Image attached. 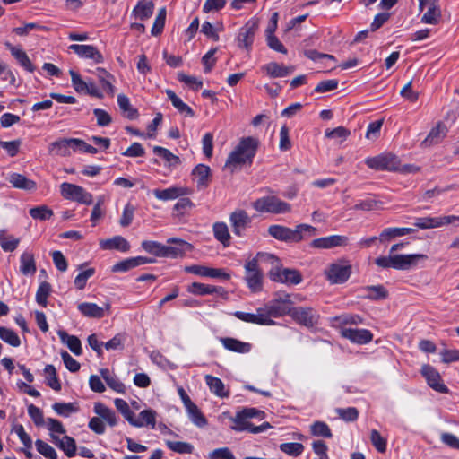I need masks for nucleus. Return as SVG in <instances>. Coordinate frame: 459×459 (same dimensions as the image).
I'll return each mask as SVG.
<instances>
[{
	"label": "nucleus",
	"mask_w": 459,
	"mask_h": 459,
	"mask_svg": "<svg viewBox=\"0 0 459 459\" xmlns=\"http://www.w3.org/2000/svg\"><path fill=\"white\" fill-rule=\"evenodd\" d=\"M68 49L72 50L79 57L84 59H91L96 64H101L104 62V57L102 54L93 45L72 44L68 47Z\"/></svg>",
	"instance_id": "18"
},
{
	"label": "nucleus",
	"mask_w": 459,
	"mask_h": 459,
	"mask_svg": "<svg viewBox=\"0 0 459 459\" xmlns=\"http://www.w3.org/2000/svg\"><path fill=\"white\" fill-rule=\"evenodd\" d=\"M350 239L344 235H330L312 240L310 247L317 249H331L337 247H346Z\"/></svg>",
	"instance_id": "17"
},
{
	"label": "nucleus",
	"mask_w": 459,
	"mask_h": 459,
	"mask_svg": "<svg viewBox=\"0 0 459 459\" xmlns=\"http://www.w3.org/2000/svg\"><path fill=\"white\" fill-rule=\"evenodd\" d=\"M96 74L102 90L106 91L108 95L113 96L115 93V86L113 85V82L115 81L114 75L101 67L96 69Z\"/></svg>",
	"instance_id": "35"
},
{
	"label": "nucleus",
	"mask_w": 459,
	"mask_h": 459,
	"mask_svg": "<svg viewBox=\"0 0 459 459\" xmlns=\"http://www.w3.org/2000/svg\"><path fill=\"white\" fill-rule=\"evenodd\" d=\"M168 243H171L173 246L164 245L163 257H183L186 252L193 250V246L181 238H171L168 239Z\"/></svg>",
	"instance_id": "16"
},
{
	"label": "nucleus",
	"mask_w": 459,
	"mask_h": 459,
	"mask_svg": "<svg viewBox=\"0 0 459 459\" xmlns=\"http://www.w3.org/2000/svg\"><path fill=\"white\" fill-rule=\"evenodd\" d=\"M156 411L152 409L143 410L139 413V417L134 420V423H139V425H133L134 427L142 428L143 426H150L152 429H154L156 424Z\"/></svg>",
	"instance_id": "45"
},
{
	"label": "nucleus",
	"mask_w": 459,
	"mask_h": 459,
	"mask_svg": "<svg viewBox=\"0 0 459 459\" xmlns=\"http://www.w3.org/2000/svg\"><path fill=\"white\" fill-rule=\"evenodd\" d=\"M52 409L62 417H69L71 413L77 412L79 407L74 403H55Z\"/></svg>",
	"instance_id": "52"
},
{
	"label": "nucleus",
	"mask_w": 459,
	"mask_h": 459,
	"mask_svg": "<svg viewBox=\"0 0 459 459\" xmlns=\"http://www.w3.org/2000/svg\"><path fill=\"white\" fill-rule=\"evenodd\" d=\"M233 316L237 317L238 319L246 322V323H251L259 325H274L275 322L268 318L266 316H263V308L257 309V314H252L243 311H236L233 313Z\"/></svg>",
	"instance_id": "22"
},
{
	"label": "nucleus",
	"mask_w": 459,
	"mask_h": 459,
	"mask_svg": "<svg viewBox=\"0 0 459 459\" xmlns=\"http://www.w3.org/2000/svg\"><path fill=\"white\" fill-rule=\"evenodd\" d=\"M37 451L48 459H58L56 451L47 442L37 439L35 441Z\"/></svg>",
	"instance_id": "54"
},
{
	"label": "nucleus",
	"mask_w": 459,
	"mask_h": 459,
	"mask_svg": "<svg viewBox=\"0 0 459 459\" xmlns=\"http://www.w3.org/2000/svg\"><path fill=\"white\" fill-rule=\"evenodd\" d=\"M455 222H459V216L456 215H446L439 217H418L414 221V226L421 229H435L439 228L445 225L452 224Z\"/></svg>",
	"instance_id": "13"
},
{
	"label": "nucleus",
	"mask_w": 459,
	"mask_h": 459,
	"mask_svg": "<svg viewBox=\"0 0 459 459\" xmlns=\"http://www.w3.org/2000/svg\"><path fill=\"white\" fill-rule=\"evenodd\" d=\"M0 339L13 347L21 345L19 335L13 329L4 326H0Z\"/></svg>",
	"instance_id": "50"
},
{
	"label": "nucleus",
	"mask_w": 459,
	"mask_h": 459,
	"mask_svg": "<svg viewBox=\"0 0 459 459\" xmlns=\"http://www.w3.org/2000/svg\"><path fill=\"white\" fill-rule=\"evenodd\" d=\"M260 141L256 137H242L237 146L229 154L224 168L229 169L231 173L235 172L238 167L244 165L251 166L257 153Z\"/></svg>",
	"instance_id": "1"
},
{
	"label": "nucleus",
	"mask_w": 459,
	"mask_h": 459,
	"mask_svg": "<svg viewBox=\"0 0 459 459\" xmlns=\"http://www.w3.org/2000/svg\"><path fill=\"white\" fill-rule=\"evenodd\" d=\"M152 152L157 156L160 157L166 161V166L169 168H175L181 163L180 158L173 154L169 149L155 145Z\"/></svg>",
	"instance_id": "42"
},
{
	"label": "nucleus",
	"mask_w": 459,
	"mask_h": 459,
	"mask_svg": "<svg viewBox=\"0 0 459 459\" xmlns=\"http://www.w3.org/2000/svg\"><path fill=\"white\" fill-rule=\"evenodd\" d=\"M258 27V20L251 18L239 29L236 37V42L239 48H244L248 53L251 52Z\"/></svg>",
	"instance_id": "9"
},
{
	"label": "nucleus",
	"mask_w": 459,
	"mask_h": 459,
	"mask_svg": "<svg viewBox=\"0 0 459 459\" xmlns=\"http://www.w3.org/2000/svg\"><path fill=\"white\" fill-rule=\"evenodd\" d=\"M316 229L308 224H299L295 229H290L281 225H271L268 228V233L270 236L277 240L285 242H299L304 238V233L308 232L310 235H314Z\"/></svg>",
	"instance_id": "4"
},
{
	"label": "nucleus",
	"mask_w": 459,
	"mask_h": 459,
	"mask_svg": "<svg viewBox=\"0 0 459 459\" xmlns=\"http://www.w3.org/2000/svg\"><path fill=\"white\" fill-rule=\"evenodd\" d=\"M265 417V413L263 411H260L256 408H245L240 411H238L235 418L233 419V422L235 425L233 427H243L246 424H251L248 421L249 419L258 418L260 420Z\"/></svg>",
	"instance_id": "25"
},
{
	"label": "nucleus",
	"mask_w": 459,
	"mask_h": 459,
	"mask_svg": "<svg viewBox=\"0 0 459 459\" xmlns=\"http://www.w3.org/2000/svg\"><path fill=\"white\" fill-rule=\"evenodd\" d=\"M290 317L297 324L311 328L318 325L320 316L311 307H292Z\"/></svg>",
	"instance_id": "11"
},
{
	"label": "nucleus",
	"mask_w": 459,
	"mask_h": 459,
	"mask_svg": "<svg viewBox=\"0 0 459 459\" xmlns=\"http://www.w3.org/2000/svg\"><path fill=\"white\" fill-rule=\"evenodd\" d=\"M20 243V239L13 236H6L5 230H0V246L4 252L14 251Z\"/></svg>",
	"instance_id": "53"
},
{
	"label": "nucleus",
	"mask_w": 459,
	"mask_h": 459,
	"mask_svg": "<svg viewBox=\"0 0 459 459\" xmlns=\"http://www.w3.org/2000/svg\"><path fill=\"white\" fill-rule=\"evenodd\" d=\"M440 17V10L438 7L435 5V4H431L428 11L422 15L421 22L426 24H437L438 22V18Z\"/></svg>",
	"instance_id": "59"
},
{
	"label": "nucleus",
	"mask_w": 459,
	"mask_h": 459,
	"mask_svg": "<svg viewBox=\"0 0 459 459\" xmlns=\"http://www.w3.org/2000/svg\"><path fill=\"white\" fill-rule=\"evenodd\" d=\"M53 443L61 449L68 458H72L76 455V442L74 437L64 435L62 438L54 437Z\"/></svg>",
	"instance_id": "34"
},
{
	"label": "nucleus",
	"mask_w": 459,
	"mask_h": 459,
	"mask_svg": "<svg viewBox=\"0 0 459 459\" xmlns=\"http://www.w3.org/2000/svg\"><path fill=\"white\" fill-rule=\"evenodd\" d=\"M338 416L346 422L356 421L359 418V411L355 407L336 409Z\"/></svg>",
	"instance_id": "63"
},
{
	"label": "nucleus",
	"mask_w": 459,
	"mask_h": 459,
	"mask_svg": "<svg viewBox=\"0 0 459 459\" xmlns=\"http://www.w3.org/2000/svg\"><path fill=\"white\" fill-rule=\"evenodd\" d=\"M30 215L34 220L47 221L49 220L53 215V211L47 205H39L30 209Z\"/></svg>",
	"instance_id": "55"
},
{
	"label": "nucleus",
	"mask_w": 459,
	"mask_h": 459,
	"mask_svg": "<svg viewBox=\"0 0 459 459\" xmlns=\"http://www.w3.org/2000/svg\"><path fill=\"white\" fill-rule=\"evenodd\" d=\"M114 403L117 410L121 412V414L129 422L130 425H139V423L134 422L135 415L134 411H131L128 403L125 400L121 398H116Z\"/></svg>",
	"instance_id": "49"
},
{
	"label": "nucleus",
	"mask_w": 459,
	"mask_h": 459,
	"mask_svg": "<svg viewBox=\"0 0 459 459\" xmlns=\"http://www.w3.org/2000/svg\"><path fill=\"white\" fill-rule=\"evenodd\" d=\"M366 165L375 170L398 171L401 166L399 157L394 153H382L365 160Z\"/></svg>",
	"instance_id": "8"
},
{
	"label": "nucleus",
	"mask_w": 459,
	"mask_h": 459,
	"mask_svg": "<svg viewBox=\"0 0 459 459\" xmlns=\"http://www.w3.org/2000/svg\"><path fill=\"white\" fill-rule=\"evenodd\" d=\"M58 336L65 342L68 349L76 356H80L82 353V348L80 339L75 335H69L65 331H59Z\"/></svg>",
	"instance_id": "44"
},
{
	"label": "nucleus",
	"mask_w": 459,
	"mask_h": 459,
	"mask_svg": "<svg viewBox=\"0 0 459 459\" xmlns=\"http://www.w3.org/2000/svg\"><path fill=\"white\" fill-rule=\"evenodd\" d=\"M187 273L195 274L201 277L220 278L225 281L230 279V274L221 268H211L202 264H191L184 267Z\"/></svg>",
	"instance_id": "15"
},
{
	"label": "nucleus",
	"mask_w": 459,
	"mask_h": 459,
	"mask_svg": "<svg viewBox=\"0 0 459 459\" xmlns=\"http://www.w3.org/2000/svg\"><path fill=\"white\" fill-rule=\"evenodd\" d=\"M415 231V229H412V228H406V227H403V228H398V227H389V228H385L384 229L381 233L379 234V241L380 242H385V241H389L394 238H397V237H403V236H405L407 234H411V233H413Z\"/></svg>",
	"instance_id": "38"
},
{
	"label": "nucleus",
	"mask_w": 459,
	"mask_h": 459,
	"mask_svg": "<svg viewBox=\"0 0 459 459\" xmlns=\"http://www.w3.org/2000/svg\"><path fill=\"white\" fill-rule=\"evenodd\" d=\"M428 256L423 254L393 255L379 256L375 259V264L383 269L394 268L395 270H409L415 266L420 260H426Z\"/></svg>",
	"instance_id": "3"
},
{
	"label": "nucleus",
	"mask_w": 459,
	"mask_h": 459,
	"mask_svg": "<svg viewBox=\"0 0 459 459\" xmlns=\"http://www.w3.org/2000/svg\"><path fill=\"white\" fill-rule=\"evenodd\" d=\"M351 134V131L344 126H338L333 129H326L325 131V136L330 139H341V141L346 140Z\"/></svg>",
	"instance_id": "64"
},
{
	"label": "nucleus",
	"mask_w": 459,
	"mask_h": 459,
	"mask_svg": "<svg viewBox=\"0 0 459 459\" xmlns=\"http://www.w3.org/2000/svg\"><path fill=\"white\" fill-rule=\"evenodd\" d=\"M261 258L257 256L247 261L245 264V281L248 289L254 292H259L263 289V273L258 268V260Z\"/></svg>",
	"instance_id": "10"
},
{
	"label": "nucleus",
	"mask_w": 459,
	"mask_h": 459,
	"mask_svg": "<svg viewBox=\"0 0 459 459\" xmlns=\"http://www.w3.org/2000/svg\"><path fill=\"white\" fill-rule=\"evenodd\" d=\"M370 441L374 447L379 453H385L387 448V440L381 436L378 430L372 429L370 432Z\"/></svg>",
	"instance_id": "61"
},
{
	"label": "nucleus",
	"mask_w": 459,
	"mask_h": 459,
	"mask_svg": "<svg viewBox=\"0 0 459 459\" xmlns=\"http://www.w3.org/2000/svg\"><path fill=\"white\" fill-rule=\"evenodd\" d=\"M364 290L366 291L365 299L373 301L384 300L389 296L387 289L382 284L366 286Z\"/></svg>",
	"instance_id": "40"
},
{
	"label": "nucleus",
	"mask_w": 459,
	"mask_h": 459,
	"mask_svg": "<svg viewBox=\"0 0 459 459\" xmlns=\"http://www.w3.org/2000/svg\"><path fill=\"white\" fill-rule=\"evenodd\" d=\"M220 342L224 349L240 354L250 352L252 344L232 337H221Z\"/></svg>",
	"instance_id": "26"
},
{
	"label": "nucleus",
	"mask_w": 459,
	"mask_h": 459,
	"mask_svg": "<svg viewBox=\"0 0 459 459\" xmlns=\"http://www.w3.org/2000/svg\"><path fill=\"white\" fill-rule=\"evenodd\" d=\"M186 194V189L182 187L171 186L166 189H155L154 196L161 201H169L177 199Z\"/></svg>",
	"instance_id": "43"
},
{
	"label": "nucleus",
	"mask_w": 459,
	"mask_h": 459,
	"mask_svg": "<svg viewBox=\"0 0 459 459\" xmlns=\"http://www.w3.org/2000/svg\"><path fill=\"white\" fill-rule=\"evenodd\" d=\"M74 138H61L48 146V152L51 154L66 157L71 155V150L74 152V145L73 142Z\"/></svg>",
	"instance_id": "24"
},
{
	"label": "nucleus",
	"mask_w": 459,
	"mask_h": 459,
	"mask_svg": "<svg viewBox=\"0 0 459 459\" xmlns=\"http://www.w3.org/2000/svg\"><path fill=\"white\" fill-rule=\"evenodd\" d=\"M257 256L272 264H276L269 272V278L274 282H281L287 285H298L302 280V274L299 271L290 268H281L279 266L280 260L277 256L268 253H257Z\"/></svg>",
	"instance_id": "2"
},
{
	"label": "nucleus",
	"mask_w": 459,
	"mask_h": 459,
	"mask_svg": "<svg viewBox=\"0 0 459 459\" xmlns=\"http://www.w3.org/2000/svg\"><path fill=\"white\" fill-rule=\"evenodd\" d=\"M215 239L222 244L224 247L230 246V234L225 222L218 221L212 226Z\"/></svg>",
	"instance_id": "41"
},
{
	"label": "nucleus",
	"mask_w": 459,
	"mask_h": 459,
	"mask_svg": "<svg viewBox=\"0 0 459 459\" xmlns=\"http://www.w3.org/2000/svg\"><path fill=\"white\" fill-rule=\"evenodd\" d=\"M143 249L157 257H163L164 245L152 240H144L141 244Z\"/></svg>",
	"instance_id": "58"
},
{
	"label": "nucleus",
	"mask_w": 459,
	"mask_h": 459,
	"mask_svg": "<svg viewBox=\"0 0 459 459\" xmlns=\"http://www.w3.org/2000/svg\"><path fill=\"white\" fill-rule=\"evenodd\" d=\"M230 222L233 233L238 237H241L242 231L251 222V219L245 210L238 209L230 213Z\"/></svg>",
	"instance_id": "20"
},
{
	"label": "nucleus",
	"mask_w": 459,
	"mask_h": 459,
	"mask_svg": "<svg viewBox=\"0 0 459 459\" xmlns=\"http://www.w3.org/2000/svg\"><path fill=\"white\" fill-rule=\"evenodd\" d=\"M185 408L189 419L195 425L201 428L207 424L206 418L195 403H190Z\"/></svg>",
	"instance_id": "46"
},
{
	"label": "nucleus",
	"mask_w": 459,
	"mask_h": 459,
	"mask_svg": "<svg viewBox=\"0 0 459 459\" xmlns=\"http://www.w3.org/2000/svg\"><path fill=\"white\" fill-rule=\"evenodd\" d=\"M310 433L315 437L331 438L333 437L330 427L324 421L316 420L310 426Z\"/></svg>",
	"instance_id": "51"
},
{
	"label": "nucleus",
	"mask_w": 459,
	"mask_h": 459,
	"mask_svg": "<svg viewBox=\"0 0 459 459\" xmlns=\"http://www.w3.org/2000/svg\"><path fill=\"white\" fill-rule=\"evenodd\" d=\"M205 383L209 386L210 391L216 396L220 398H228L230 396V391L226 389L221 378L212 375H206Z\"/></svg>",
	"instance_id": "33"
},
{
	"label": "nucleus",
	"mask_w": 459,
	"mask_h": 459,
	"mask_svg": "<svg viewBox=\"0 0 459 459\" xmlns=\"http://www.w3.org/2000/svg\"><path fill=\"white\" fill-rule=\"evenodd\" d=\"M154 4L150 0H140L134 7L131 16L136 20L145 21L148 20L153 13Z\"/></svg>",
	"instance_id": "27"
},
{
	"label": "nucleus",
	"mask_w": 459,
	"mask_h": 459,
	"mask_svg": "<svg viewBox=\"0 0 459 459\" xmlns=\"http://www.w3.org/2000/svg\"><path fill=\"white\" fill-rule=\"evenodd\" d=\"M4 46L22 68L29 73H33L36 70V67L30 61L29 56L21 47L13 46L8 41L4 43Z\"/></svg>",
	"instance_id": "21"
},
{
	"label": "nucleus",
	"mask_w": 459,
	"mask_h": 459,
	"mask_svg": "<svg viewBox=\"0 0 459 459\" xmlns=\"http://www.w3.org/2000/svg\"><path fill=\"white\" fill-rule=\"evenodd\" d=\"M7 179L12 186L17 189L33 191L37 188V184L34 180L30 179L26 176L20 173H11Z\"/></svg>",
	"instance_id": "28"
},
{
	"label": "nucleus",
	"mask_w": 459,
	"mask_h": 459,
	"mask_svg": "<svg viewBox=\"0 0 459 459\" xmlns=\"http://www.w3.org/2000/svg\"><path fill=\"white\" fill-rule=\"evenodd\" d=\"M165 93L178 113L186 117H194L195 116L194 109L185 103L172 90L167 89Z\"/></svg>",
	"instance_id": "30"
},
{
	"label": "nucleus",
	"mask_w": 459,
	"mask_h": 459,
	"mask_svg": "<svg viewBox=\"0 0 459 459\" xmlns=\"http://www.w3.org/2000/svg\"><path fill=\"white\" fill-rule=\"evenodd\" d=\"M166 8L162 7L159 10L157 16L154 20V22L152 24L151 33L152 36H158L161 34L163 31L164 26H165V21H166Z\"/></svg>",
	"instance_id": "57"
},
{
	"label": "nucleus",
	"mask_w": 459,
	"mask_h": 459,
	"mask_svg": "<svg viewBox=\"0 0 459 459\" xmlns=\"http://www.w3.org/2000/svg\"><path fill=\"white\" fill-rule=\"evenodd\" d=\"M192 175L197 178L196 186L198 189L205 188L209 186L212 178L209 166L202 163L196 165L192 170Z\"/></svg>",
	"instance_id": "32"
},
{
	"label": "nucleus",
	"mask_w": 459,
	"mask_h": 459,
	"mask_svg": "<svg viewBox=\"0 0 459 459\" xmlns=\"http://www.w3.org/2000/svg\"><path fill=\"white\" fill-rule=\"evenodd\" d=\"M446 126L442 123H438L436 126L431 128L427 137L422 141L421 145L428 147L437 144L446 137Z\"/></svg>",
	"instance_id": "31"
},
{
	"label": "nucleus",
	"mask_w": 459,
	"mask_h": 459,
	"mask_svg": "<svg viewBox=\"0 0 459 459\" xmlns=\"http://www.w3.org/2000/svg\"><path fill=\"white\" fill-rule=\"evenodd\" d=\"M61 196L69 201L90 205L93 203V195L81 186L63 182L60 185Z\"/></svg>",
	"instance_id": "7"
},
{
	"label": "nucleus",
	"mask_w": 459,
	"mask_h": 459,
	"mask_svg": "<svg viewBox=\"0 0 459 459\" xmlns=\"http://www.w3.org/2000/svg\"><path fill=\"white\" fill-rule=\"evenodd\" d=\"M44 373L46 375V384L53 390L59 392L62 385L57 377L56 368L51 364H48L44 368Z\"/></svg>",
	"instance_id": "47"
},
{
	"label": "nucleus",
	"mask_w": 459,
	"mask_h": 459,
	"mask_svg": "<svg viewBox=\"0 0 459 459\" xmlns=\"http://www.w3.org/2000/svg\"><path fill=\"white\" fill-rule=\"evenodd\" d=\"M37 271L35 257L32 252L25 251L20 256V272L23 275H33Z\"/></svg>",
	"instance_id": "37"
},
{
	"label": "nucleus",
	"mask_w": 459,
	"mask_h": 459,
	"mask_svg": "<svg viewBox=\"0 0 459 459\" xmlns=\"http://www.w3.org/2000/svg\"><path fill=\"white\" fill-rule=\"evenodd\" d=\"M420 373L433 390L440 394L449 393L448 387L443 383L439 372L434 367L425 364L421 367Z\"/></svg>",
	"instance_id": "14"
},
{
	"label": "nucleus",
	"mask_w": 459,
	"mask_h": 459,
	"mask_svg": "<svg viewBox=\"0 0 459 459\" xmlns=\"http://www.w3.org/2000/svg\"><path fill=\"white\" fill-rule=\"evenodd\" d=\"M341 335L356 344H367L373 339V333L368 329L342 328Z\"/></svg>",
	"instance_id": "19"
},
{
	"label": "nucleus",
	"mask_w": 459,
	"mask_h": 459,
	"mask_svg": "<svg viewBox=\"0 0 459 459\" xmlns=\"http://www.w3.org/2000/svg\"><path fill=\"white\" fill-rule=\"evenodd\" d=\"M82 315L89 318L100 319L105 316V308L96 303L82 302L77 307Z\"/></svg>",
	"instance_id": "36"
},
{
	"label": "nucleus",
	"mask_w": 459,
	"mask_h": 459,
	"mask_svg": "<svg viewBox=\"0 0 459 459\" xmlns=\"http://www.w3.org/2000/svg\"><path fill=\"white\" fill-rule=\"evenodd\" d=\"M47 427L50 432V437H51L52 442H53V437H59L56 434H62V435L65 434V429L63 423L56 419L48 418L47 419Z\"/></svg>",
	"instance_id": "60"
},
{
	"label": "nucleus",
	"mask_w": 459,
	"mask_h": 459,
	"mask_svg": "<svg viewBox=\"0 0 459 459\" xmlns=\"http://www.w3.org/2000/svg\"><path fill=\"white\" fill-rule=\"evenodd\" d=\"M166 446L175 453L178 454H192L194 446L192 444L182 441H166Z\"/></svg>",
	"instance_id": "56"
},
{
	"label": "nucleus",
	"mask_w": 459,
	"mask_h": 459,
	"mask_svg": "<svg viewBox=\"0 0 459 459\" xmlns=\"http://www.w3.org/2000/svg\"><path fill=\"white\" fill-rule=\"evenodd\" d=\"M52 291L51 284L48 281H42L36 291L35 299L36 302L42 307L48 306V298L50 296Z\"/></svg>",
	"instance_id": "48"
},
{
	"label": "nucleus",
	"mask_w": 459,
	"mask_h": 459,
	"mask_svg": "<svg viewBox=\"0 0 459 459\" xmlns=\"http://www.w3.org/2000/svg\"><path fill=\"white\" fill-rule=\"evenodd\" d=\"M117 105L125 117L130 120L138 117V110L131 105L130 100L126 95L123 93L117 95Z\"/></svg>",
	"instance_id": "39"
},
{
	"label": "nucleus",
	"mask_w": 459,
	"mask_h": 459,
	"mask_svg": "<svg viewBox=\"0 0 459 459\" xmlns=\"http://www.w3.org/2000/svg\"><path fill=\"white\" fill-rule=\"evenodd\" d=\"M100 247L102 250H117L126 253L130 250L129 242L122 236H114L111 238L100 239Z\"/></svg>",
	"instance_id": "23"
},
{
	"label": "nucleus",
	"mask_w": 459,
	"mask_h": 459,
	"mask_svg": "<svg viewBox=\"0 0 459 459\" xmlns=\"http://www.w3.org/2000/svg\"><path fill=\"white\" fill-rule=\"evenodd\" d=\"M280 449L289 455L299 456L302 454L304 446L298 442L282 443L280 445Z\"/></svg>",
	"instance_id": "62"
},
{
	"label": "nucleus",
	"mask_w": 459,
	"mask_h": 459,
	"mask_svg": "<svg viewBox=\"0 0 459 459\" xmlns=\"http://www.w3.org/2000/svg\"><path fill=\"white\" fill-rule=\"evenodd\" d=\"M253 208L261 213L282 214L291 211V205L274 195L264 196L252 204Z\"/></svg>",
	"instance_id": "6"
},
{
	"label": "nucleus",
	"mask_w": 459,
	"mask_h": 459,
	"mask_svg": "<svg viewBox=\"0 0 459 459\" xmlns=\"http://www.w3.org/2000/svg\"><path fill=\"white\" fill-rule=\"evenodd\" d=\"M261 69L271 78L285 77L294 71L293 66H286L276 62H270L263 65Z\"/></svg>",
	"instance_id": "29"
},
{
	"label": "nucleus",
	"mask_w": 459,
	"mask_h": 459,
	"mask_svg": "<svg viewBox=\"0 0 459 459\" xmlns=\"http://www.w3.org/2000/svg\"><path fill=\"white\" fill-rule=\"evenodd\" d=\"M351 274L350 264L333 263L325 270L327 281L332 284H342L348 281Z\"/></svg>",
	"instance_id": "12"
},
{
	"label": "nucleus",
	"mask_w": 459,
	"mask_h": 459,
	"mask_svg": "<svg viewBox=\"0 0 459 459\" xmlns=\"http://www.w3.org/2000/svg\"><path fill=\"white\" fill-rule=\"evenodd\" d=\"M293 302L290 300V295L278 292L275 297L269 301L263 308V316L268 318H278L286 315L290 316Z\"/></svg>",
	"instance_id": "5"
}]
</instances>
